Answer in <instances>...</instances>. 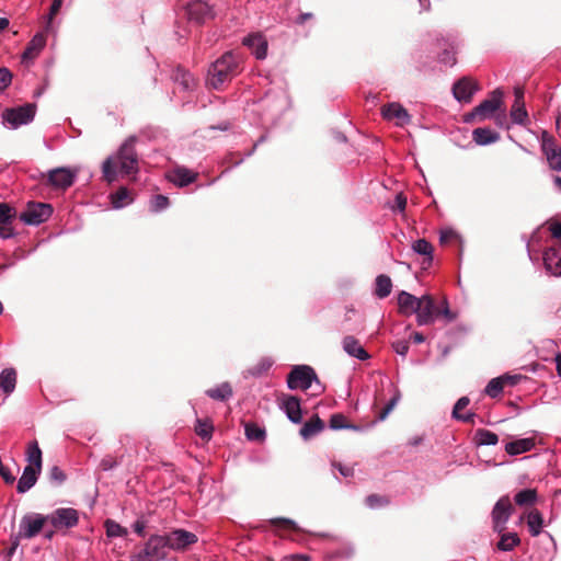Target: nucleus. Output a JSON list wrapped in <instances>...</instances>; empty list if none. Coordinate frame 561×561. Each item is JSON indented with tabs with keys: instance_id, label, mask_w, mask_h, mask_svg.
<instances>
[{
	"instance_id": "obj_1",
	"label": "nucleus",
	"mask_w": 561,
	"mask_h": 561,
	"mask_svg": "<svg viewBox=\"0 0 561 561\" xmlns=\"http://www.w3.org/2000/svg\"><path fill=\"white\" fill-rule=\"evenodd\" d=\"M137 138H127L115 156H110L102 164L104 179L112 183L116 180L118 171L122 174H131L138 171V158L135 149Z\"/></svg>"
},
{
	"instance_id": "obj_2",
	"label": "nucleus",
	"mask_w": 561,
	"mask_h": 561,
	"mask_svg": "<svg viewBox=\"0 0 561 561\" xmlns=\"http://www.w3.org/2000/svg\"><path fill=\"white\" fill-rule=\"evenodd\" d=\"M239 72L238 57L228 51L218 58L208 69L207 82L214 89H220Z\"/></svg>"
},
{
	"instance_id": "obj_3",
	"label": "nucleus",
	"mask_w": 561,
	"mask_h": 561,
	"mask_svg": "<svg viewBox=\"0 0 561 561\" xmlns=\"http://www.w3.org/2000/svg\"><path fill=\"white\" fill-rule=\"evenodd\" d=\"M503 91L500 89L494 90L490 98L482 101L470 113L465 115L466 123H473L476 121L483 122L491 118L494 113L501 107L503 102Z\"/></svg>"
},
{
	"instance_id": "obj_4",
	"label": "nucleus",
	"mask_w": 561,
	"mask_h": 561,
	"mask_svg": "<svg viewBox=\"0 0 561 561\" xmlns=\"http://www.w3.org/2000/svg\"><path fill=\"white\" fill-rule=\"evenodd\" d=\"M169 545L164 535H152L146 542L144 550L134 557L133 561H161L167 558Z\"/></svg>"
},
{
	"instance_id": "obj_5",
	"label": "nucleus",
	"mask_w": 561,
	"mask_h": 561,
	"mask_svg": "<svg viewBox=\"0 0 561 561\" xmlns=\"http://www.w3.org/2000/svg\"><path fill=\"white\" fill-rule=\"evenodd\" d=\"M36 114V105L26 103L21 106L7 108L2 114L3 123L12 129L33 122Z\"/></svg>"
},
{
	"instance_id": "obj_6",
	"label": "nucleus",
	"mask_w": 561,
	"mask_h": 561,
	"mask_svg": "<svg viewBox=\"0 0 561 561\" xmlns=\"http://www.w3.org/2000/svg\"><path fill=\"white\" fill-rule=\"evenodd\" d=\"M312 382L319 383V380L314 369L307 365L295 366L287 376V387L291 390H307Z\"/></svg>"
},
{
	"instance_id": "obj_7",
	"label": "nucleus",
	"mask_w": 561,
	"mask_h": 561,
	"mask_svg": "<svg viewBox=\"0 0 561 561\" xmlns=\"http://www.w3.org/2000/svg\"><path fill=\"white\" fill-rule=\"evenodd\" d=\"M53 214V207L46 203H28L19 218L28 226H38L45 222Z\"/></svg>"
},
{
	"instance_id": "obj_8",
	"label": "nucleus",
	"mask_w": 561,
	"mask_h": 561,
	"mask_svg": "<svg viewBox=\"0 0 561 561\" xmlns=\"http://www.w3.org/2000/svg\"><path fill=\"white\" fill-rule=\"evenodd\" d=\"M45 522H48L47 516L38 513L24 515L19 525V538L31 539L35 537L43 529Z\"/></svg>"
},
{
	"instance_id": "obj_9",
	"label": "nucleus",
	"mask_w": 561,
	"mask_h": 561,
	"mask_svg": "<svg viewBox=\"0 0 561 561\" xmlns=\"http://www.w3.org/2000/svg\"><path fill=\"white\" fill-rule=\"evenodd\" d=\"M77 173L70 168H56L47 172V183L55 188L67 190L75 183Z\"/></svg>"
},
{
	"instance_id": "obj_10",
	"label": "nucleus",
	"mask_w": 561,
	"mask_h": 561,
	"mask_svg": "<svg viewBox=\"0 0 561 561\" xmlns=\"http://www.w3.org/2000/svg\"><path fill=\"white\" fill-rule=\"evenodd\" d=\"M165 539L169 545V549L175 551L185 550L187 547L197 542L198 538L194 533L187 531L182 528L174 529L169 534H165Z\"/></svg>"
},
{
	"instance_id": "obj_11",
	"label": "nucleus",
	"mask_w": 561,
	"mask_h": 561,
	"mask_svg": "<svg viewBox=\"0 0 561 561\" xmlns=\"http://www.w3.org/2000/svg\"><path fill=\"white\" fill-rule=\"evenodd\" d=\"M512 503L508 496H502L494 505L492 511L493 528L497 533H503L505 525L512 514Z\"/></svg>"
},
{
	"instance_id": "obj_12",
	"label": "nucleus",
	"mask_w": 561,
	"mask_h": 561,
	"mask_svg": "<svg viewBox=\"0 0 561 561\" xmlns=\"http://www.w3.org/2000/svg\"><path fill=\"white\" fill-rule=\"evenodd\" d=\"M47 518L55 528H72L79 522L78 512L70 507L57 508Z\"/></svg>"
},
{
	"instance_id": "obj_13",
	"label": "nucleus",
	"mask_w": 561,
	"mask_h": 561,
	"mask_svg": "<svg viewBox=\"0 0 561 561\" xmlns=\"http://www.w3.org/2000/svg\"><path fill=\"white\" fill-rule=\"evenodd\" d=\"M437 312L438 308L436 307L432 296L423 295L420 308L415 311L416 323L421 327L433 324L437 317Z\"/></svg>"
},
{
	"instance_id": "obj_14",
	"label": "nucleus",
	"mask_w": 561,
	"mask_h": 561,
	"mask_svg": "<svg viewBox=\"0 0 561 561\" xmlns=\"http://www.w3.org/2000/svg\"><path fill=\"white\" fill-rule=\"evenodd\" d=\"M479 90V84L468 77L459 79L453 85V94L458 102L469 103Z\"/></svg>"
},
{
	"instance_id": "obj_15",
	"label": "nucleus",
	"mask_w": 561,
	"mask_h": 561,
	"mask_svg": "<svg viewBox=\"0 0 561 561\" xmlns=\"http://www.w3.org/2000/svg\"><path fill=\"white\" fill-rule=\"evenodd\" d=\"M381 115L387 121H396L398 126H404L411 122V115L397 102L383 105L381 107Z\"/></svg>"
},
{
	"instance_id": "obj_16",
	"label": "nucleus",
	"mask_w": 561,
	"mask_h": 561,
	"mask_svg": "<svg viewBox=\"0 0 561 561\" xmlns=\"http://www.w3.org/2000/svg\"><path fill=\"white\" fill-rule=\"evenodd\" d=\"M543 265L551 275L561 276V243L551 245L545 251Z\"/></svg>"
},
{
	"instance_id": "obj_17",
	"label": "nucleus",
	"mask_w": 561,
	"mask_h": 561,
	"mask_svg": "<svg viewBox=\"0 0 561 561\" xmlns=\"http://www.w3.org/2000/svg\"><path fill=\"white\" fill-rule=\"evenodd\" d=\"M186 12L190 21H194L198 24L204 23L214 15L211 7L202 0L188 3Z\"/></svg>"
},
{
	"instance_id": "obj_18",
	"label": "nucleus",
	"mask_w": 561,
	"mask_h": 561,
	"mask_svg": "<svg viewBox=\"0 0 561 561\" xmlns=\"http://www.w3.org/2000/svg\"><path fill=\"white\" fill-rule=\"evenodd\" d=\"M242 44L251 49L256 59L263 60L267 56V41L261 33L245 36Z\"/></svg>"
},
{
	"instance_id": "obj_19",
	"label": "nucleus",
	"mask_w": 561,
	"mask_h": 561,
	"mask_svg": "<svg viewBox=\"0 0 561 561\" xmlns=\"http://www.w3.org/2000/svg\"><path fill=\"white\" fill-rule=\"evenodd\" d=\"M280 409L285 412L288 420L295 424L302 421L300 401L294 396H284L280 401Z\"/></svg>"
},
{
	"instance_id": "obj_20",
	"label": "nucleus",
	"mask_w": 561,
	"mask_h": 561,
	"mask_svg": "<svg viewBox=\"0 0 561 561\" xmlns=\"http://www.w3.org/2000/svg\"><path fill=\"white\" fill-rule=\"evenodd\" d=\"M422 297H415L414 295L401 290L398 294V308L399 312L403 316H411L420 308Z\"/></svg>"
},
{
	"instance_id": "obj_21",
	"label": "nucleus",
	"mask_w": 561,
	"mask_h": 561,
	"mask_svg": "<svg viewBox=\"0 0 561 561\" xmlns=\"http://www.w3.org/2000/svg\"><path fill=\"white\" fill-rule=\"evenodd\" d=\"M197 176V172H194L185 167H178L169 173L168 179L176 186L184 187L195 182Z\"/></svg>"
},
{
	"instance_id": "obj_22",
	"label": "nucleus",
	"mask_w": 561,
	"mask_h": 561,
	"mask_svg": "<svg viewBox=\"0 0 561 561\" xmlns=\"http://www.w3.org/2000/svg\"><path fill=\"white\" fill-rule=\"evenodd\" d=\"M41 470L33 466H26L16 484V491L21 494L30 491L37 482Z\"/></svg>"
},
{
	"instance_id": "obj_23",
	"label": "nucleus",
	"mask_w": 561,
	"mask_h": 561,
	"mask_svg": "<svg viewBox=\"0 0 561 561\" xmlns=\"http://www.w3.org/2000/svg\"><path fill=\"white\" fill-rule=\"evenodd\" d=\"M344 352L359 360H366L370 356L367 351L362 346L359 341L352 335H347L342 341Z\"/></svg>"
},
{
	"instance_id": "obj_24",
	"label": "nucleus",
	"mask_w": 561,
	"mask_h": 561,
	"mask_svg": "<svg viewBox=\"0 0 561 561\" xmlns=\"http://www.w3.org/2000/svg\"><path fill=\"white\" fill-rule=\"evenodd\" d=\"M437 46L443 49L438 57L439 62L448 67L456 65L457 59L455 41L442 38L437 41Z\"/></svg>"
},
{
	"instance_id": "obj_25",
	"label": "nucleus",
	"mask_w": 561,
	"mask_h": 561,
	"mask_svg": "<svg viewBox=\"0 0 561 561\" xmlns=\"http://www.w3.org/2000/svg\"><path fill=\"white\" fill-rule=\"evenodd\" d=\"M46 39L43 34H36L31 42L27 44L25 50L22 54V61H32L38 56L41 50L45 47Z\"/></svg>"
},
{
	"instance_id": "obj_26",
	"label": "nucleus",
	"mask_w": 561,
	"mask_h": 561,
	"mask_svg": "<svg viewBox=\"0 0 561 561\" xmlns=\"http://www.w3.org/2000/svg\"><path fill=\"white\" fill-rule=\"evenodd\" d=\"M535 447V439L531 437L519 438L505 444V451L511 456H517L530 451Z\"/></svg>"
},
{
	"instance_id": "obj_27",
	"label": "nucleus",
	"mask_w": 561,
	"mask_h": 561,
	"mask_svg": "<svg viewBox=\"0 0 561 561\" xmlns=\"http://www.w3.org/2000/svg\"><path fill=\"white\" fill-rule=\"evenodd\" d=\"M323 428V421L318 415H313L301 426L299 434L305 440H308L321 433Z\"/></svg>"
},
{
	"instance_id": "obj_28",
	"label": "nucleus",
	"mask_w": 561,
	"mask_h": 561,
	"mask_svg": "<svg viewBox=\"0 0 561 561\" xmlns=\"http://www.w3.org/2000/svg\"><path fill=\"white\" fill-rule=\"evenodd\" d=\"M515 376H503V377H496L489 381L486 385L484 392L490 398H496L499 397L504 388V382L510 381L511 385H515Z\"/></svg>"
},
{
	"instance_id": "obj_29",
	"label": "nucleus",
	"mask_w": 561,
	"mask_h": 561,
	"mask_svg": "<svg viewBox=\"0 0 561 561\" xmlns=\"http://www.w3.org/2000/svg\"><path fill=\"white\" fill-rule=\"evenodd\" d=\"M472 139L479 146H486L496 142L500 135L490 128H476L472 131Z\"/></svg>"
},
{
	"instance_id": "obj_30",
	"label": "nucleus",
	"mask_w": 561,
	"mask_h": 561,
	"mask_svg": "<svg viewBox=\"0 0 561 561\" xmlns=\"http://www.w3.org/2000/svg\"><path fill=\"white\" fill-rule=\"evenodd\" d=\"M392 290V282L388 275L380 274L375 279V296L383 299L390 295Z\"/></svg>"
},
{
	"instance_id": "obj_31",
	"label": "nucleus",
	"mask_w": 561,
	"mask_h": 561,
	"mask_svg": "<svg viewBox=\"0 0 561 561\" xmlns=\"http://www.w3.org/2000/svg\"><path fill=\"white\" fill-rule=\"evenodd\" d=\"M173 80L184 91L193 90L195 87L194 77L182 68L175 70Z\"/></svg>"
},
{
	"instance_id": "obj_32",
	"label": "nucleus",
	"mask_w": 561,
	"mask_h": 561,
	"mask_svg": "<svg viewBox=\"0 0 561 561\" xmlns=\"http://www.w3.org/2000/svg\"><path fill=\"white\" fill-rule=\"evenodd\" d=\"M16 373L13 368H5L0 374V389L5 393H11L15 389Z\"/></svg>"
},
{
	"instance_id": "obj_33",
	"label": "nucleus",
	"mask_w": 561,
	"mask_h": 561,
	"mask_svg": "<svg viewBox=\"0 0 561 561\" xmlns=\"http://www.w3.org/2000/svg\"><path fill=\"white\" fill-rule=\"evenodd\" d=\"M206 394L213 400L226 401L232 397V388L229 382H222L215 388L206 390Z\"/></svg>"
},
{
	"instance_id": "obj_34",
	"label": "nucleus",
	"mask_w": 561,
	"mask_h": 561,
	"mask_svg": "<svg viewBox=\"0 0 561 561\" xmlns=\"http://www.w3.org/2000/svg\"><path fill=\"white\" fill-rule=\"evenodd\" d=\"M527 526L531 536L536 537L541 533L543 517L537 510L530 511L527 515Z\"/></svg>"
},
{
	"instance_id": "obj_35",
	"label": "nucleus",
	"mask_w": 561,
	"mask_h": 561,
	"mask_svg": "<svg viewBox=\"0 0 561 561\" xmlns=\"http://www.w3.org/2000/svg\"><path fill=\"white\" fill-rule=\"evenodd\" d=\"M133 202L130 192L126 187L118 188L114 194L111 195V203L114 208L119 209Z\"/></svg>"
},
{
	"instance_id": "obj_36",
	"label": "nucleus",
	"mask_w": 561,
	"mask_h": 561,
	"mask_svg": "<svg viewBox=\"0 0 561 561\" xmlns=\"http://www.w3.org/2000/svg\"><path fill=\"white\" fill-rule=\"evenodd\" d=\"M26 456L27 461L30 462L27 466H33L38 470H42V450L37 442H32L28 444Z\"/></svg>"
},
{
	"instance_id": "obj_37",
	"label": "nucleus",
	"mask_w": 561,
	"mask_h": 561,
	"mask_svg": "<svg viewBox=\"0 0 561 561\" xmlns=\"http://www.w3.org/2000/svg\"><path fill=\"white\" fill-rule=\"evenodd\" d=\"M474 439L479 446H493L499 443V436L495 433L484 428H479L476 432Z\"/></svg>"
},
{
	"instance_id": "obj_38",
	"label": "nucleus",
	"mask_w": 561,
	"mask_h": 561,
	"mask_svg": "<svg viewBox=\"0 0 561 561\" xmlns=\"http://www.w3.org/2000/svg\"><path fill=\"white\" fill-rule=\"evenodd\" d=\"M520 539L516 533H505L502 534L500 541L497 542V548L501 551H511L516 546H518Z\"/></svg>"
},
{
	"instance_id": "obj_39",
	"label": "nucleus",
	"mask_w": 561,
	"mask_h": 561,
	"mask_svg": "<svg viewBox=\"0 0 561 561\" xmlns=\"http://www.w3.org/2000/svg\"><path fill=\"white\" fill-rule=\"evenodd\" d=\"M515 503L518 506L533 505L537 501V492L534 489H524L515 494Z\"/></svg>"
},
{
	"instance_id": "obj_40",
	"label": "nucleus",
	"mask_w": 561,
	"mask_h": 561,
	"mask_svg": "<svg viewBox=\"0 0 561 561\" xmlns=\"http://www.w3.org/2000/svg\"><path fill=\"white\" fill-rule=\"evenodd\" d=\"M470 400L467 397H461L455 404L453 410V416L456 420L462 421V422H470L472 417L474 416L473 413H466L460 414L459 411L465 409L469 404Z\"/></svg>"
},
{
	"instance_id": "obj_41",
	"label": "nucleus",
	"mask_w": 561,
	"mask_h": 561,
	"mask_svg": "<svg viewBox=\"0 0 561 561\" xmlns=\"http://www.w3.org/2000/svg\"><path fill=\"white\" fill-rule=\"evenodd\" d=\"M412 249L415 253L426 256L430 262L433 260V247L425 239L414 241Z\"/></svg>"
},
{
	"instance_id": "obj_42",
	"label": "nucleus",
	"mask_w": 561,
	"mask_h": 561,
	"mask_svg": "<svg viewBox=\"0 0 561 561\" xmlns=\"http://www.w3.org/2000/svg\"><path fill=\"white\" fill-rule=\"evenodd\" d=\"M329 425H330V428L335 430V431L344 430V428L357 431L359 428L356 425L348 424L346 421V417L341 413L332 414L330 417Z\"/></svg>"
},
{
	"instance_id": "obj_43",
	"label": "nucleus",
	"mask_w": 561,
	"mask_h": 561,
	"mask_svg": "<svg viewBox=\"0 0 561 561\" xmlns=\"http://www.w3.org/2000/svg\"><path fill=\"white\" fill-rule=\"evenodd\" d=\"M511 118L513 123L517 125H526L528 122V114L525 108V105L513 104L511 110Z\"/></svg>"
},
{
	"instance_id": "obj_44",
	"label": "nucleus",
	"mask_w": 561,
	"mask_h": 561,
	"mask_svg": "<svg viewBox=\"0 0 561 561\" xmlns=\"http://www.w3.org/2000/svg\"><path fill=\"white\" fill-rule=\"evenodd\" d=\"M105 528L108 537H126L128 534V530L125 527L112 519H107L105 522Z\"/></svg>"
},
{
	"instance_id": "obj_45",
	"label": "nucleus",
	"mask_w": 561,
	"mask_h": 561,
	"mask_svg": "<svg viewBox=\"0 0 561 561\" xmlns=\"http://www.w3.org/2000/svg\"><path fill=\"white\" fill-rule=\"evenodd\" d=\"M401 399V392L398 388L393 387V394L392 398L389 400V402L385 405V408L381 410L379 414V420L383 421L389 413L394 409V407L398 404V402Z\"/></svg>"
},
{
	"instance_id": "obj_46",
	"label": "nucleus",
	"mask_w": 561,
	"mask_h": 561,
	"mask_svg": "<svg viewBox=\"0 0 561 561\" xmlns=\"http://www.w3.org/2000/svg\"><path fill=\"white\" fill-rule=\"evenodd\" d=\"M169 198L164 195H154L150 201V210L152 213H160L168 208Z\"/></svg>"
},
{
	"instance_id": "obj_47",
	"label": "nucleus",
	"mask_w": 561,
	"mask_h": 561,
	"mask_svg": "<svg viewBox=\"0 0 561 561\" xmlns=\"http://www.w3.org/2000/svg\"><path fill=\"white\" fill-rule=\"evenodd\" d=\"M16 213L13 207H11L7 203H0V222L1 224H12V219L15 217Z\"/></svg>"
},
{
	"instance_id": "obj_48",
	"label": "nucleus",
	"mask_w": 561,
	"mask_h": 561,
	"mask_svg": "<svg viewBox=\"0 0 561 561\" xmlns=\"http://www.w3.org/2000/svg\"><path fill=\"white\" fill-rule=\"evenodd\" d=\"M213 425L206 421L197 420L195 432L203 439H210L213 433Z\"/></svg>"
},
{
	"instance_id": "obj_49",
	"label": "nucleus",
	"mask_w": 561,
	"mask_h": 561,
	"mask_svg": "<svg viewBox=\"0 0 561 561\" xmlns=\"http://www.w3.org/2000/svg\"><path fill=\"white\" fill-rule=\"evenodd\" d=\"M245 436L250 440H263L265 438V431L256 425L249 424L245 426Z\"/></svg>"
},
{
	"instance_id": "obj_50",
	"label": "nucleus",
	"mask_w": 561,
	"mask_h": 561,
	"mask_svg": "<svg viewBox=\"0 0 561 561\" xmlns=\"http://www.w3.org/2000/svg\"><path fill=\"white\" fill-rule=\"evenodd\" d=\"M273 365V362L270 358H262L254 367H252L249 373L252 376L259 377L265 374Z\"/></svg>"
},
{
	"instance_id": "obj_51",
	"label": "nucleus",
	"mask_w": 561,
	"mask_h": 561,
	"mask_svg": "<svg viewBox=\"0 0 561 561\" xmlns=\"http://www.w3.org/2000/svg\"><path fill=\"white\" fill-rule=\"evenodd\" d=\"M365 503L369 508H378L386 505L388 501L383 496L371 494L366 497Z\"/></svg>"
},
{
	"instance_id": "obj_52",
	"label": "nucleus",
	"mask_w": 561,
	"mask_h": 561,
	"mask_svg": "<svg viewBox=\"0 0 561 561\" xmlns=\"http://www.w3.org/2000/svg\"><path fill=\"white\" fill-rule=\"evenodd\" d=\"M557 148L560 147L554 142L553 138L547 131H543L541 137V149L543 153Z\"/></svg>"
},
{
	"instance_id": "obj_53",
	"label": "nucleus",
	"mask_w": 561,
	"mask_h": 561,
	"mask_svg": "<svg viewBox=\"0 0 561 561\" xmlns=\"http://www.w3.org/2000/svg\"><path fill=\"white\" fill-rule=\"evenodd\" d=\"M12 82V73L8 68H0V92L4 91Z\"/></svg>"
},
{
	"instance_id": "obj_54",
	"label": "nucleus",
	"mask_w": 561,
	"mask_h": 561,
	"mask_svg": "<svg viewBox=\"0 0 561 561\" xmlns=\"http://www.w3.org/2000/svg\"><path fill=\"white\" fill-rule=\"evenodd\" d=\"M393 351L400 355L405 356L409 352V342L405 340H399L392 343Z\"/></svg>"
},
{
	"instance_id": "obj_55",
	"label": "nucleus",
	"mask_w": 561,
	"mask_h": 561,
	"mask_svg": "<svg viewBox=\"0 0 561 561\" xmlns=\"http://www.w3.org/2000/svg\"><path fill=\"white\" fill-rule=\"evenodd\" d=\"M437 316H443L448 322L456 318V314L449 309L448 301L446 299L443 301V307L438 309Z\"/></svg>"
},
{
	"instance_id": "obj_56",
	"label": "nucleus",
	"mask_w": 561,
	"mask_h": 561,
	"mask_svg": "<svg viewBox=\"0 0 561 561\" xmlns=\"http://www.w3.org/2000/svg\"><path fill=\"white\" fill-rule=\"evenodd\" d=\"M49 478H50V480L56 481L58 483H61L66 480V476H65L64 471L57 466H54L49 470Z\"/></svg>"
},
{
	"instance_id": "obj_57",
	"label": "nucleus",
	"mask_w": 561,
	"mask_h": 561,
	"mask_svg": "<svg viewBox=\"0 0 561 561\" xmlns=\"http://www.w3.org/2000/svg\"><path fill=\"white\" fill-rule=\"evenodd\" d=\"M61 5H62V0H53V3H51L50 9H49L48 16H47V26L50 25L54 16L58 13V11L60 10Z\"/></svg>"
},
{
	"instance_id": "obj_58",
	"label": "nucleus",
	"mask_w": 561,
	"mask_h": 561,
	"mask_svg": "<svg viewBox=\"0 0 561 561\" xmlns=\"http://www.w3.org/2000/svg\"><path fill=\"white\" fill-rule=\"evenodd\" d=\"M15 236L14 229L11 224H1L0 222V237L2 239H10Z\"/></svg>"
},
{
	"instance_id": "obj_59",
	"label": "nucleus",
	"mask_w": 561,
	"mask_h": 561,
	"mask_svg": "<svg viewBox=\"0 0 561 561\" xmlns=\"http://www.w3.org/2000/svg\"><path fill=\"white\" fill-rule=\"evenodd\" d=\"M134 531L140 536L145 537L146 522L142 519H137L133 525Z\"/></svg>"
},
{
	"instance_id": "obj_60",
	"label": "nucleus",
	"mask_w": 561,
	"mask_h": 561,
	"mask_svg": "<svg viewBox=\"0 0 561 561\" xmlns=\"http://www.w3.org/2000/svg\"><path fill=\"white\" fill-rule=\"evenodd\" d=\"M549 167L554 171H561V154L547 160Z\"/></svg>"
},
{
	"instance_id": "obj_61",
	"label": "nucleus",
	"mask_w": 561,
	"mask_h": 561,
	"mask_svg": "<svg viewBox=\"0 0 561 561\" xmlns=\"http://www.w3.org/2000/svg\"><path fill=\"white\" fill-rule=\"evenodd\" d=\"M334 467H335V468L339 470V472H340L343 477H345V478H347V477H352V476H353L354 470H353V468H352V467L343 466V465H341V463L334 465Z\"/></svg>"
},
{
	"instance_id": "obj_62",
	"label": "nucleus",
	"mask_w": 561,
	"mask_h": 561,
	"mask_svg": "<svg viewBox=\"0 0 561 561\" xmlns=\"http://www.w3.org/2000/svg\"><path fill=\"white\" fill-rule=\"evenodd\" d=\"M115 466H116V462L111 457H106V458L102 459L101 463H100V467L104 471H108V470L113 469Z\"/></svg>"
},
{
	"instance_id": "obj_63",
	"label": "nucleus",
	"mask_w": 561,
	"mask_h": 561,
	"mask_svg": "<svg viewBox=\"0 0 561 561\" xmlns=\"http://www.w3.org/2000/svg\"><path fill=\"white\" fill-rule=\"evenodd\" d=\"M549 230L553 238L561 239V222L551 224Z\"/></svg>"
},
{
	"instance_id": "obj_64",
	"label": "nucleus",
	"mask_w": 561,
	"mask_h": 561,
	"mask_svg": "<svg viewBox=\"0 0 561 561\" xmlns=\"http://www.w3.org/2000/svg\"><path fill=\"white\" fill-rule=\"evenodd\" d=\"M515 101L514 104L525 105L524 103V90L519 87L514 89Z\"/></svg>"
}]
</instances>
